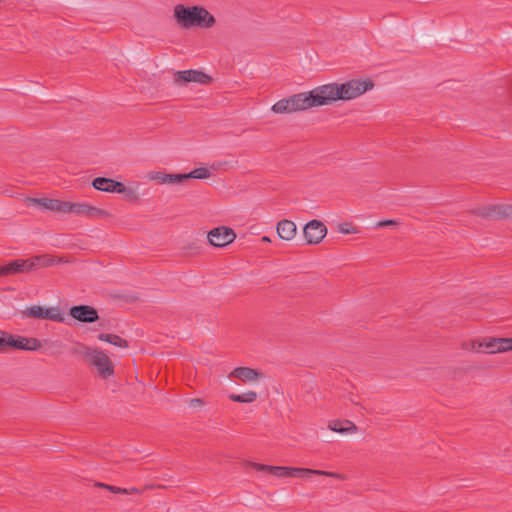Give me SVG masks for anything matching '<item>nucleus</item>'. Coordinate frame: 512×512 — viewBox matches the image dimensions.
I'll return each mask as SVG.
<instances>
[{
    "mask_svg": "<svg viewBox=\"0 0 512 512\" xmlns=\"http://www.w3.org/2000/svg\"><path fill=\"white\" fill-rule=\"evenodd\" d=\"M70 315L74 319L85 323H92L98 319L97 311L93 307L87 305L73 306L70 309Z\"/></svg>",
    "mask_w": 512,
    "mask_h": 512,
    "instance_id": "obj_16",
    "label": "nucleus"
},
{
    "mask_svg": "<svg viewBox=\"0 0 512 512\" xmlns=\"http://www.w3.org/2000/svg\"><path fill=\"white\" fill-rule=\"evenodd\" d=\"M98 339L100 341L109 343L113 346L119 347V348H127L128 342L127 340L121 338L120 336L112 333H100L98 335Z\"/></svg>",
    "mask_w": 512,
    "mask_h": 512,
    "instance_id": "obj_20",
    "label": "nucleus"
},
{
    "mask_svg": "<svg viewBox=\"0 0 512 512\" xmlns=\"http://www.w3.org/2000/svg\"><path fill=\"white\" fill-rule=\"evenodd\" d=\"M212 81V78L202 71L198 70H185L178 71L175 73L174 82L178 85L183 83H198L208 84Z\"/></svg>",
    "mask_w": 512,
    "mask_h": 512,
    "instance_id": "obj_12",
    "label": "nucleus"
},
{
    "mask_svg": "<svg viewBox=\"0 0 512 512\" xmlns=\"http://www.w3.org/2000/svg\"><path fill=\"white\" fill-rule=\"evenodd\" d=\"M129 493H140V490H139V489H137V488H134V487H133V488H131V489H128V494H129Z\"/></svg>",
    "mask_w": 512,
    "mask_h": 512,
    "instance_id": "obj_35",
    "label": "nucleus"
},
{
    "mask_svg": "<svg viewBox=\"0 0 512 512\" xmlns=\"http://www.w3.org/2000/svg\"><path fill=\"white\" fill-rule=\"evenodd\" d=\"M23 318L45 319L61 322L63 315L57 307H46L41 305H32L22 311Z\"/></svg>",
    "mask_w": 512,
    "mask_h": 512,
    "instance_id": "obj_8",
    "label": "nucleus"
},
{
    "mask_svg": "<svg viewBox=\"0 0 512 512\" xmlns=\"http://www.w3.org/2000/svg\"><path fill=\"white\" fill-rule=\"evenodd\" d=\"M99 487H102L104 489H107L113 493H123V494H128V489H124V488H119V487H115V486H111V485H107V484H102V483H99L98 484Z\"/></svg>",
    "mask_w": 512,
    "mask_h": 512,
    "instance_id": "obj_29",
    "label": "nucleus"
},
{
    "mask_svg": "<svg viewBox=\"0 0 512 512\" xmlns=\"http://www.w3.org/2000/svg\"><path fill=\"white\" fill-rule=\"evenodd\" d=\"M313 475L314 476L333 477V478H337L340 480L345 479L344 475L334 473V472H329V471H324V470H316V469H311V468L293 467V477H301L304 479H309L310 476H313Z\"/></svg>",
    "mask_w": 512,
    "mask_h": 512,
    "instance_id": "obj_18",
    "label": "nucleus"
},
{
    "mask_svg": "<svg viewBox=\"0 0 512 512\" xmlns=\"http://www.w3.org/2000/svg\"><path fill=\"white\" fill-rule=\"evenodd\" d=\"M278 236L285 241H292L297 234V226L291 220H281L276 226Z\"/></svg>",
    "mask_w": 512,
    "mask_h": 512,
    "instance_id": "obj_19",
    "label": "nucleus"
},
{
    "mask_svg": "<svg viewBox=\"0 0 512 512\" xmlns=\"http://www.w3.org/2000/svg\"><path fill=\"white\" fill-rule=\"evenodd\" d=\"M184 180L187 179H208L211 177V171L206 167H198L190 171L189 173L183 174Z\"/></svg>",
    "mask_w": 512,
    "mask_h": 512,
    "instance_id": "obj_23",
    "label": "nucleus"
},
{
    "mask_svg": "<svg viewBox=\"0 0 512 512\" xmlns=\"http://www.w3.org/2000/svg\"><path fill=\"white\" fill-rule=\"evenodd\" d=\"M236 239L234 230L227 226L213 228L207 233L208 242L218 248H223L231 244Z\"/></svg>",
    "mask_w": 512,
    "mask_h": 512,
    "instance_id": "obj_10",
    "label": "nucleus"
},
{
    "mask_svg": "<svg viewBox=\"0 0 512 512\" xmlns=\"http://www.w3.org/2000/svg\"><path fill=\"white\" fill-rule=\"evenodd\" d=\"M42 258L40 257H34L31 259L26 260H16L12 261L7 265L3 266V269L1 272H8L9 274H15V273H25L29 272L36 268V263L40 262Z\"/></svg>",
    "mask_w": 512,
    "mask_h": 512,
    "instance_id": "obj_14",
    "label": "nucleus"
},
{
    "mask_svg": "<svg viewBox=\"0 0 512 512\" xmlns=\"http://www.w3.org/2000/svg\"><path fill=\"white\" fill-rule=\"evenodd\" d=\"M92 186L102 192L123 194L128 201H139L142 197L139 182H132L126 186L111 178L97 177L92 181Z\"/></svg>",
    "mask_w": 512,
    "mask_h": 512,
    "instance_id": "obj_4",
    "label": "nucleus"
},
{
    "mask_svg": "<svg viewBox=\"0 0 512 512\" xmlns=\"http://www.w3.org/2000/svg\"><path fill=\"white\" fill-rule=\"evenodd\" d=\"M73 214L93 219L110 217V214L106 210L94 207L86 202L74 203Z\"/></svg>",
    "mask_w": 512,
    "mask_h": 512,
    "instance_id": "obj_13",
    "label": "nucleus"
},
{
    "mask_svg": "<svg viewBox=\"0 0 512 512\" xmlns=\"http://www.w3.org/2000/svg\"><path fill=\"white\" fill-rule=\"evenodd\" d=\"M174 18L177 24L185 29L211 28L215 24V18L205 8L200 6H185L182 4L174 7Z\"/></svg>",
    "mask_w": 512,
    "mask_h": 512,
    "instance_id": "obj_3",
    "label": "nucleus"
},
{
    "mask_svg": "<svg viewBox=\"0 0 512 512\" xmlns=\"http://www.w3.org/2000/svg\"><path fill=\"white\" fill-rule=\"evenodd\" d=\"M229 378L234 379L244 385L256 386L265 378V375L260 370L241 366L233 369L229 374Z\"/></svg>",
    "mask_w": 512,
    "mask_h": 512,
    "instance_id": "obj_9",
    "label": "nucleus"
},
{
    "mask_svg": "<svg viewBox=\"0 0 512 512\" xmlns=\"http://www.w3.org/2000/svg\"><path fill=\"white\" fill-rule=\"evenodd\" d=\"M396 225H397V221H395V220H384V221H379L376 224V227L396 226Z\"/></svg>",
    "mask_w": 512,
    "mask_h": 512,
    "instance_id": "obj_34",
    "label": "nucleus"
},
{
    "mask_svg": "<svg viewBox=\"0 0 512 512\" xmlns=\"http://www.w3.org/2000/svg\"><path fill=\"white\" fill-rule=\"evenodd\" d=\"M189 406L191 408H201L204 406V402L200 398H194L189 401Z\"/></svg>",
    "mask_w": 512,
    "mask_h": 512,
    "instance_id": "obj_33",
    "label": "nucleus"
},
{
    "mask_svg": "<svg viewBox=\"0 0 512 512\" xmlns=\"http://www.w3.org/2000/svg\"><path fill=\"white\" fill-rule=\"evenodd\" d=\"M10 343V334L0 331V352H4Z\"/></svg>",
    "mask_w": 512,
    "mask_h": 512,
    "instance_id": "obj_27",
    "label": "nucleus"
},
{
    "mask_svg": "<svg viewBox=\"0 0 512 512\" xmlns=\"http://www.w3.org/2000/svg\"><path fill=\"white\" fill-rule=\"evenodd\" d=\"M249 465L258 471H266L268 473H270V469L272 468V465H265V464L254 463V462H251Z\"/></svg>",
    "mask_w": 512,
    "mask_h": 512,
    "instance_id": "obj_30",
    "label": "nucleus"
},
{
    "mask_svg": "<svg viewBox=\"0 0 512 512\" xmlns=\"http://www.w3.org/2000/svg\"><path fill=\"white\" fill-rule=\"evenodd\" d=\"M270 474L277 478L293 477V467L291 466H273L270 469Z\"/></svg>",
    "mask_w": 512,
    "mask_h": 512,
    "instance_id": "obj_24",
    "label": "nucleus"
},
{
    "mask_svg": "<svg viewBox=\"0 0 512 512\" xmlns=\"http://www.w3.org/2000/svg\"><path fill=\"white\" fill-rule=\"evenodd\" d=\"M472 213L485 219H512V205L505 203L483 204L472 209Z\"/></svg>",
    "mask_w": 512,
    "mask_h": 512,
    "instance_id": "obj_7",
    "label": "nucleus"
},
{
    "mask_svg": "<svg viewBox=\"0 0 512 512\" xmlns=\"http://www.w3.org/2000/svg\"><path fill=\"white\" fill-rule=\"evenodd\" d=\"M39 257L42 258V260L40 262L36 263V267L50 266L54 263L53 259H51V258H48L45 256H39Z\"/></svg>",
    "mask_w": 512,
    "mask_h": 512,
    "instance_id": "obj_32",
    "label": "nucleus"
},
{
    "mask_svg": "<svg viewBox=\"0 0 512 512\" xmlns=\"http://www.w3.org/2000/svg\"><path fill=\"white\" fill-rule=\"evenodd\" d=\"M50 200L49 198H27L26 199V203L28 205H33V206H37L41 209H45V210H48L49 209V204H50Z\"/></svg>",
    "mask_w": 512,
    "mask_h": 512,
    "instance_id": "obj_25",
    "label": "nucleus"
},
{
    "mask_svg": "<svg viewBox=\"0 0 512 512\" xmlns=\"http://www.w3.org/2000/svg\"><path fill=\"white\" fill-rule=\"evenodd\" d=\"M303 235L308 245L319 244L327 235V227L320 220H311L303 227Z\"/></svg>",
    "mask_w": 512,
    "mask_h": 512,
    "instance_id": "obj_11",
    "label": "nucleus"
},
{
    "mask_svg": "<svg viewBox=\"0 0 512 512\" xmlns=\"http://www.w3.org/2000/svg\"><path fill=\"white\" fill-rule=\"evenodd\" d=\"M461 348L475 353H505L512 351V338H476L462 342Z\"/></svg>",
    "mask_w": 512,
    "mask_h": 512,
    "instance_id": "obj_5",
    "label": "nucleus"
},
{
    "mask_svg": "<svg viewBox=\"0 0 512 512\" xmlns=\"http://www.w3.org/2000/svg\"><path fill=\"white\" fill-rule=\"evenodd\" d=\"M147 177L163 185H179L184 181L183 174H169L164 171H152Z\"/></svg>",
    "mask_w": 512,
    "mask_h": 512,
    "instance_id": "obj_17",
    "label": "nucleus"
},
{
    "mask_svg": "<svg viewBox=\"0 0 512 512\" xmlns=\"http://www.w3.org/2000/svg\"><path fill=\"white\" fill-rule=\"evenodd\" d=\"M263 242H270V238L267 236H263L261 239Z\"/></svg>",
    "mask_w": 512,
    "mask_h": 512,
    "instance_id": "obj_36",
    "label": "nucleus"
},
{
    "mask_svg": "<svg viewBox=\"0 0 512 512\" xmlns=\"http://www.w3.org/2000/svg\"><path fill=\"white\" fill-rule=\"evenodd\" d=\"M257 398H258V394H257V392H255L253 390L246 391L242 394H230L229 395L230 400L237 402V403H244V404L253 403L257 400Z\"/></svg>",
    "mask_w": 512,
    "mask_h": 512,
    "instance_id": "obj_22",
    "label": "nucleus"
},
{
    "mask_svg": "<svg viewBox=\"0 0 512 512\" xmlns=\"http://www.w3.org/2000/svg\"><path fill=\"white\" fill-rule=\"evenodd\" d=\"M320 106H322V102L317 86L312 90L296 93L278 100L271 106V111L277 115H288Z\"/></svg>",
    "mask_w": 512,
    "mask_h": 512,
    "instance_id": "obj_2",
    "label": "nucleus"
},
{
    "mask_svg": "<svg viewBox=\"0 0 512 512\" xmlns=\"http://www.w3.org/2000/svg\"><path fill=\"white\" fill-rule=\"evenodd\" d=\"M329 428L340 434H352L357 431L356 425L351 421H346L344 423L341 422H333L329 425Z\"/></svg>",
    "mask_w": 512,
    "mask_h": 512,
    "instance_id": "obj_21",
    "label": "nucleus"
},
{
    "mask_svg": "<svg viewBox=\"0 0 512 512\" xmlns=\"http://www.w3.org/2000/svg\"><path fill=\"white\" fill-rule=\"evenodd\" d=\"M61 202H62V200L51 199L48 210L59 213Z\"/></svg>",
    "mask_w": 512,
    "mask_h": 512,
    "instance_id": "obj_31",
    "label": "nucleus"
},
{
    "mask_svg": "<svg viewBox=\"0 0 512 512\" xmlns=\"http://www.w3.org/2000/svg\"><path fill=\"white\" fill-rule=\"evenodd\" d=\"M74 203L69 201H62L59 213L73 214Z\"/></svg>",
    "mask_w": 512,
    "mask_h": 512,
    "instance_id": "obj_28",
    "label": "nucleus"
},
{
    "mask_svg": "<svg viewBox=\"0 0 512 512\" xmlns=\"http://www.w3.org/2000/svg\"><path fill=\"white\" fill-rule=\"evenodd\" d=\"M337 230L341 234H357L360 232L358 227L348 222L338 224Z\"/></svg>",
    "mask_w": 512,
    "mask_h": 512,
    "instance_id": "obj_26",
    "label": "nucleus"
},
{
    "mask_svg": "<svg viewBox=\"0 0 512 512\" xmlns=\"http://www.w3.org/2000/svg\"><path fill=\"white\" fill-rule=\"evenodd\" d=\"M83 355L98 371L102 378H108L114 374V365L108 355L96 347H84Z\"/></svg>",
    "mask_w": 512,
    "mask_h": 512,
    "instance_id": "obj_6",
    "label": "nucleus"
},
{
    "mask_svg": "<svg viewBox=\"0 0 512 512\" xmlns=\"http://www.w3.org/2000/svg\"><path fill=\"white\" fill-rule=\"evenodd\" d=\"M3 269V266H0V271H2ZM2 275H8V272H0V276Z\"/></svg>",
    "mask_w": 512,
    "mask_h": 512,
    "instance_id": "obj_37",
    "label": "nucleus"
},
{
    "mask_svg": "<svg viewBox=\"0 0 512 512\" xmlns=\"http://www.w3.org/2000/svg\"><path fill=\"white\" fill-rule=\"evenodd\" d=\"M9 347L25 351H37L42 347V344L36 338H28L10 334Z\"/></svg>",
    "mask_w": 512,
    "mask_h": 512,
    "instance_id": "obj_15",
    "label": "nucleus"
},
{
    "mask_svg": "<svg viewBox=\"0 0 512 512\" xmlns=\"http://www.w3.org/2000/svg\"><path fill=\"white\" fill-rule=\"evenodd\" d=\"M373 88L374 82L369 78H354L343 83L332 82L318 86L322 106L359 98Z\"/></svg>",
    "mask_w": 512,
    "mask_h": 512,
    "instance_id": "obj_1",
    "label": "nucleus"
}]
</instances>
